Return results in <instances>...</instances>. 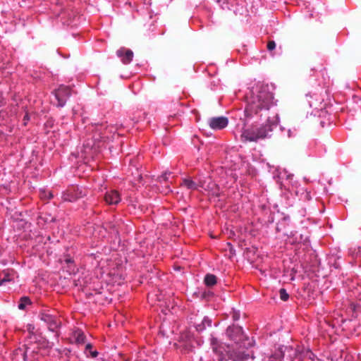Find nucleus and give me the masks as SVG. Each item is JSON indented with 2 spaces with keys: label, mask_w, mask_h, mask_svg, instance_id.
Listing matches in <instances>:
<instances>
[{
  "label": "nucleus",
  "mask_w": 361,
  "mask_h": 361,
  "mask_svg": "<svg viewBox=\"0 0 361 361\" xmlns=\"http://www.w3.org/2000/svg\"><path fill=\"white\" fill-rule=\"evenodd\" d=\"M245 102L243 116L240 117L243 123L242 140L254 142L270 137L279 118L278 114L269 116V109L276 105L269 85L261 82L250 83L245 93Z\"/></svg>",
  "instance_id": "nucleus-1"
},
{
  "label": "nucleus",
  "mask_w": 361,
  "mask_h": 361,
  "mask_svg": "<svg viewBox=\"0 0 361 361\" xmlns=\"http://www.w3.org/2000/svg\"><path fill=\"white\" fill-rule=\"evenodd\" d=\"M210 344L212 350L219 361H245L250 357L254 358L250 356L248 353L245 350H235L231 348L229 345L221 343L216 337L211 334Z\"/></svg>",
  "instance_id": "nucleus-2"
},
{
  "label": "nucleus",
  "mask_w": 361,
  "mask_h": 361,
  "mask_svg": "<svg viewBox=\"0 0 361 361\" xmlns=\"http://www.w3.org/2000/svg\"><path fill=\"white\" fill-rule=\"evenodd\" d=\"M104 126L100 124H92L87 127V131L92 133L88 135L84 145L90 149L97 150L103 147L106 137L103 133Z\"/></svg>",
  "instance_id": "nucleus-3"
},
{
  "label": "nucleus",
  "mask_w": 361,
  "mask_h": 361,
  "mask_svg": "<svg viewBox=\"0 0 361 361\" xmlns=\"http://www.w3.org/2000/svg\"><path fill=\"white\" fill-rule=\"evenodd\" d=\"M227 337L239 345L240 348L247 349L254 344V341L247 336L243 328L240 326L233 324L229 326L226 331Z\"/></svg>",
  "instance_id": "nucleus-4"
},
{
  "label": "nucleus",
  "mask_w": 361,
  "mask_h": 361,
  "mask_svg": "<svg viewBox=\"0 0 361 361\" xmlns=\"http://www.w3.org/2000/svg\"><path fill=\"white\" fill-rule=\"evenodd\" d=\"M38 317L47 325L49 331L55 334L54 336L57 338L59 337L57 331L61 322L58 319L55 312L49 309H42L39 311Z\"/></svg>",
  "instance_id": "nucleus-5"
},
{
  "label": "nucleus",
  "mask_w": 361,
  "mask_h": 361,
  "mask_svg": "<svg viewBox=\"0 0 361 361\" xmlns=\"http://www.w3.org/2000/svg\"><path fill=\"white\" fill-rule=\"evenodd\" d=\"M52 94L57 101L55 105L57 107L62 108L66 105L67 100L71 95V89L68 86L61 85Z\"/></svg>",
  "instance_id": "nucleus-6"
},
{
  "label": "nucleus",
  "mask_w": 361,
  "mask_h": 361,
  "mask_svg": "<svg viewBox=\"0 0 361 361\" xmlns=\"http://www.w3.org/2000/svg\"><path fill=\"white\" fill-rule=\"evenodd\" d=\"M288 348L284 345H275L274 350L264 353L263 361H283L284 352Z\"/></svg>",
  "instance_id": "nucleus-7"
},
{
  "label": "nucleus",
  "mask_w": 361,
  "mask_h": 361,
  "mask_svg": "<svg viewBox=\"0 0 361 361\" xmlns=\"http://www.w3.org/2000/svg\"><path fill=\"white\" fill-rule=\"evenodd\" d=\"M84 195L85 194L80 188L78 186H73L61 193V199L64 202H73Z\"/></svg>",
  "instance_id": "nucleus-8"
},
{
  "label": "nucleus",
  "mask_w": 361,
  "mask_h": 361,
  "mask_svg": "<svg viewBox=\"0 0 361 361\" xmlns=\"http://www.w3.org/2000/svg\"><path fill=\"white\" fill-rule=\"evenodd\" d=\"M17 278L16 272L13 269L4 271L0 277V286H8V289H11V285L15 283V279Z\"/></svg>",
  "instance_id": "nucleus-9"
},
{
  "label": "nucleus",
  "mask_w": 361,
  "mask_h": 361,
  "mask_svg": "<svg viewBox=\"0 0 361 361\" xmlns=\"http://www.w3.org/2000/svg\"><path fill=\"white\" fill-rule=\"evenodd\" d=\"M208 123L212 129L220 130L228 126V120L225 116L213 117L209 119Z\"/></svg>",
  "instance_id": "nucleus-10"
},
{
  "label": "nucleus",
  "mask_w": 361,
  "mask_h": 361,
  "mask_svg": "<svg viewBox=\"0 0 361 361\" xmlns=\"http://www.w3.org/2000/svg\"><path fill=\"white\" fill-rule=\"evenodd\" d=\"M105 202L109 205H117L121 201V197L118 191L116 190H107L104 197Z\"/></svg>",
  "instance_id": "nucleus-11"
},
{
  "label": "nucleus",
  "mask_w": 361,
  "mask_h": 361,
  "mask_svg": "<svg viewBox=\"0 0 361 361\" xmlns=\"http://www.w3.org/2000/svg\"><path fill=\"white\" fill-rule=\"evenodd\" d=\"M116 56L121 59L123 64H129L133 59V52L130 49L121 47L116 51Z\"/></svg>",
  "instance_id": "nucleus-12"
},
{
  "label": "nucleus",
  "mask_w": 361,
  "mask_h": 361,
  "mask_svg": "<svg viewBox=\"0 0 361 361\" xmlns=\"http://www.w3.org/2000/svg\"><path fill=\"white\" fill-rule=\"evenodd\" d=\"M212 319L208 316H204L200 323H197L195 325V328L197 331L201 333L204 331L207 327H211L212 325Z\"/></svg>",
  "instance_id": "nucleus-13"
},
{
  "label": "nucleus",
  "mask_w": 361,
  "mask_h": 361,
  "mask_svg": "<svg viewBox=\"0 0 361 361\" xmlns=\"http://www.w3.org/2000/svg\"><path fill=\"white\" fill-rule=\"evenodd\" d=\"M61 260L62 263H64L67 265V271L69 273V274H75L77 268L74 263L73 259L71 256H64L63 258Z\"/></svg>",
  "instance_id": "nucleus-14"
},
{
  "label": "nucleus",
  "mask_w": 361,
  "mask_h": 361,
  "mask_svg": "<svg viewBox=\"0 0 361 361\" xmlns=\"http://www.w3.org/2000/svg\"><path fill=\"white\" fill-rule=\"evenodd\" d=\"M85 336L83 331L80 329H76L73 332L72 339L78 345L83 344L85 341Z\"/></svg>",
  "instance_id": "nucleus-15"
},
{
  "label": "nucleus",
  "mask_w": 361,
  "mask_h": 361,
  "mask_svg": "<svg viewBox=\"0 0 361 361\" xmlns=\"http://www.w3.org/2000/svg\"><path fill=\"white\" fill-rule=\"evenodd\" d=\"M204 283L207 287L214 286L217 283V277L212 274H207L204 277Z\"/></svg>",
  "instance_id": "nucleus-16"
},
{
  "label": "nucleus",
  "mask_w": 361,
  "mask_h": 361,
  "mask_svg": "<svg viewBox=\"0 0 361 361\" xmlns=\"http://www.w3.org/2000/svg\"><path fill=\"white\" fill-rule=\"evenodd\" d=\"M314 96H315L314 99L308 101L310 106L315 109H322L324 106V105L322 104L324 99L321 98H317V94H314Z\"/></svg>",
  "instance_id": "nucleus-17"
},
{
  "label": "nucleus",
  "mask_w": 361,
  "mask_h": 361,
  "mask_svg": "<svg viewBox=\"0 0 361 361\" xmlns=\"http://www.w3.org/2000/svg\"><path fill=\"white\" fill-rule=\"evenodd\" d=\"M181 185L188 190H195L198 189L199 185L190 178H184Z\"/></svg>",
  "instance_id": "nucleus-18"
},
{
  "label": "nucleus",
  "mask_w": 361,
  "mask_h": 361,
  "mask_svg": "<svg viewBox=\"0 0 361 361\" xmlns=\"http://www.w3.org/2000/svg\"><path fill=\"white\" fill-rule=\"evenodd\" d=\"M38 343V345L42 348H51L54 346V343L50 342L47 338L40 337L39 340L35 341Z\"/></svg>",
  "instance_id": "nucleus-19"
},
{
  "label": "nucleus",
  "mask_w": 361,
  "mask_h": 361,
  "mask_svg": "<svg viewBox=\"0 0 361 361\" xmlns=\"http://www.w3.org/2000/svg\"><path fill=\"white\" fill-rule=\"evenodd\" d=\"M92 344L87 343L85 345V353H86L87 357L90 356L91 357L94 358V357H97L99 353L97 350H92Z\"/></svg>",
  "instance_id": "nucleus-20"
},
{
  "label": "nucleus",
  "mask_w": 361,
  "mask_h": 361,
  "mask_svg": "<svg viewBox=\"0 0 361 361\" xmlns=\"http://www.w3.org/2000/svg\"><path fill=\"white\" fill-rule=\"evenodd\" d=\"M348 253L353 257H361V247L360 246L351 247L348 250Z\"/></svg>",
  "instance_id": "nucleus-21"
},
{
  "label": "nucleus",
  "mask_w": 361,
  "mask_h": 361,
  "mask_svg": "<svg viewBox=\"0 0 361 361\" xmlns=\"http://www.w3.org/2000/svg\"><path fill=\"white\" fill-rule=\"evenodd\" d=\"M31 304L30 299L28 297L24 296L20 299V302L18 305L19 310H25L26 306Z\"/></svg>",
  "instance_id": "nucleus-22"
},
{
  "label": "nucleus",
  "mask_w": 361,
  "mask_h": 361,
  "mask_svg": "<svg viewBox=\"0 0 361 361\" xmlns=\"http://www.w3.org/2000/svg\"><path fill=\"white\" fill-rule=\"evenodd\" d=\"M110 275H112L116 278L114 282L118 283V284H120L121 281L124 280L123 274L119 271L117 274L115 272H111Z\"/></svg>",
  "instance_id": "nucleus-23"
},
{
  "label": "nucleus",
  "mask_w": 361,
  "mask_h": 361,
  "mask_svg": "<svg viewBox=\"0 0 361 361\" xmlns=\"http://www.w3.org/2000/svg\"><path fill=\"white\" fill-rule=\"evenodd\" d=\"M279 295H280V298L283 300V301H286L288 300V298H289V295L288 294L287 291L286 290V289L284 288H281L279 290Z\"/></svg>",
  "instance_id": "nucleus-24"
},
{
  "label": "nucleus",
  "mask_w": 361,
  "mask_h": 361,
  "mask_svg": "<svg viewBox=\"0 0 361 361\" xmlns=\"http://www.w3.org/2000/svg\"><path fill=\"white\" fill-rule=\"evenodd\" d=\"M301 198L304 200H310L312 199V197H311V195H310V192L307 191V190H305L302 193V197Z\"/></svg>",
  "instance_id": "nucleus-25"
},
{
  "label": "nucleus",
  "mask_w": 361,
  "mask_h": 361,
  "mask_svg": "<svg viewBox=\"0 0 361 361\" xmlns=\"http://www.w3.org/2000/svg\"><path fill=\"white\" fill-rule=\"evenodd\" d=\"M276 48V43L273 40H271V41H269L268 43H267V49L269 51H273L274 49Z\"/></svg>",
  "instance_id": "nucleus-26"
},
{
  "label": "nucleus",
  "mask_w": 361,
  "mask_h": 361,
  "mask_svg": "<svg viewBox=\"0 0 361 361\" xmlns=\"http://www.w3.org/2000/svg\"><path fill=\"white\" fill-rule=\"evenodd\" d=\"M240 315L239 312L234 311L233 312L232 317H233V321H238L240 319Z\"/></svg>",
  "instance_id": "nucleus-27"
},
{
  "label": "nucleus",
  "mask_w": 361,
  "mask_h": 361,
  "mask_svg": "<svg viewBox=\"0 0 361 361\" xmlns=\"http://www.w3.org/2000/svg\"><path fill=\"white\" fill-rule=\"evenodd\" d=\"M39 219H44L45 222H53L55 221V219L51 216H49V218H44L42 216H39Z\"/></svg>",
  "instance_id": "nucleus-28"
},
{
  "label": "nucleus",
  "mask_w": 361,
  "mask_h": 361,
  "mask_svg": "<svg viewBox=\"0 0 361 361\" xmlns=\"http://www.w3.org/2000/svg\"><path fill=\"white\" fill-rule=\"evenodd\" d=\"M53 197H54V195H53V193H52L51 191H49V192H48L47 198H48L49 200H51V199H52Z\"/></svg>",
  "instance_id": "nucleus-29"
},
{
  "label": "nucleus",
  "mask_w": 361,
  "mask_h": 361,
  "mask_svg": "<svg viewBox=\"0 0 361 361\" xmlns=\"http://www.w3.org/2000/svg\"><path fill=\"white\" fill-rule=\"evenodd\" d=\"M293 136H294L293 133L291 131V130H290V129H289V130H288V137H293Z\"/></svg>",
  "instance_id": "nucleus-30"
},
{
  "label": "nucleus",
  "mask_w": 361,
  "mask_h": 361,
  "mask_svg": "<svg viewBox=\"0 0 361 361\" xmlns=\"http://www.w3.org/2000/svg\"><path fill=\"white\" fill-rule=\"evenodd\" d=\"M171 175V173H165L164 175H163V178L166 180L168 178V176H170Z\"/></svg>",
  "instance_id": "nucleus-31"
},
{
  "label": "nucleus",
  "mask_w": 361,
  "mask_h": 361,
  "mask_svg": "<svg viewBox=\"0 0 361 361\" xmlns=\"http://www.w3.org/2000/svg\"><path fill=\"white\" fill-rule=\"evenodd\" d=\"M4 104V99L0 97V106H3Z\"/></svg>",
  "instance_id": "nucleus-32"
},
{
  "label": "nucleus",
  "mask_w": 361,
  "mask_h": 361,
  "mask_svg": "<svg viewBox=\"0 0 361 361\" xmlns=\"http://www.w3.org/2000/svg\"><path fill=\"white\" fill-rule=\"evenodd\" d=\"M24 120L25 121H28L29 120V117H28V115L26 114L25 116H24Z\"/></svg>",
  "instance_id": "nucleus-33"
},
{
  "label": "nucleus",
  "mask_w": 361,
  "mask_h": 361,
  "mask_svg": "<svg viewBox=\"0 0 361 361\" xmlns=\"http://www.w3.org/2000/svg\"><path fill=\"white\" fill-rule=\"evenodd\" d=\"M334 267H335L336 269H338V268H339V265H338L336 262H335V264H334Z\"/></svg>",
  "instance_id": "nucleus-34"
},
{
  "label": "nucleus",
  "mask_w": 361,
  "mask_h": 361,
  "mask_svg": "<svg viewBox=\"0 0 361 361\" xmlns=\"http://www.w3.org/2000/svg\"><path fill=\"white\" fill-rule=\"evenodd\" d=\"M214 195H215L216 196L219 197V192H214Z\"/></svg>",
  "instance_id": "nucleus-35"
},
{
  "label": "nucleus",
  "mask_w": 361,
  "mask_h": 361,
  "mask_svg": "<svg viewBox=\"0 0 361 361\" xmlns=\"http://www.w3.org/2000/svg\"><path fill=\"white\" fill-rule=\"evenodd\" d=\"M321 123V126H322V127H324V122L321 121V123Z\"/></svg>",
  "instance_id": "nucleus-36"
},
{
  "label": "nucleus",
  "mask_w": 361,
  "mask_h": 361,
  "mask_svg": "<svg viewBox=\"0 0 361 361\" xmlns=\"http://www.w3.org/2000/svg\"><path fill=\"white\" fill-rule=\"evenodd\" d=\"M306 97H310V98H312V95H310V94H306Z\"/></svg>",
  "instance_id": "nucleus-37"
},
{
  "label": "nucleus",
  "mask_w": 361,
  "mask_h": 361,
  "mask_svg": "<svg viewBox=\"0 0 361 361\" xmlns=\"http://www.w3.org/2000/svg\"><path fill=\"white\" fill-rule=\"evenodd\" d=\"M313 356H314V354H312L311 357H310L311 360H313Z\"/></svg>",
  "instance_id": "nucleus-38"
},
{
  "label": "nucleus",
  "mask_w": 361,
  "mask_h": 361,
  "mask_svg": "<svg viewBox=\"0 0 361 361\" xmlns=\"http://www.w3.org/2000/svg\"><path fill=\"white\" fill-rule=\"evenodd\" d=\"M313 356H314V354H312L311 357H310L311 360H313Z\"/></svg>",
  "instance_id": "nucleus-39"
},
{
  "label": "nucleus",
  "mask_w": 361,
  "mask_h": 361,
  "mask_svg": "<svg viewBox=\"0 0 361 361\" xmlns=\"http://www.w3.org/2000/svg\"><path fill=\"white\" fill-rule=\"evenodd\" d=\"M313 356H314V354H312L311 357H310L311 360H313Z\"/></svg>",
  "instance_id": "nucleus-40"
}]
</instances>
